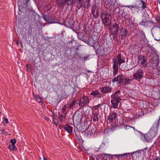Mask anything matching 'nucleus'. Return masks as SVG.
<instances>
[{
  "mask_svg": "<svg viewBox=\"0 0 160 160\" xmlns=\"http://www.w3.org/2000/svg\"><path fill=\"white\" fill-rule=\"evenodd\" d=\"M158 126V121H156L153 123L150 130L147 133L142 134L140 132H138L142 134V137L144 139L145 141L149 142H150L157 134ZM137 131L138 132V131Z\"/></svg>",
  "mask_w": 160,
  "mask_h": 160,
  "instance_id": "1",
  "label": "nucleus"
},
{
  "mask_svg": "<svg viewBox=\"0 0 160 160\" xmlns=\"http://www.w3.org/2000/svg\"><path fill=\"white\" fill-rule=\"evenodd\" d=\"M120 91L118 90L111 96V98H113V100H111V102L112 104V107L114 108H118V104L121 100V98L120 97Z\"/></svg>",
  "mask_w": 160,
  "mask_h": 160,
  "instance_id": "2",
  "label": "nucleus"
},
{
  "mask_svg": "<svg viewBox=\"0 0 160 160\" xmlns=\"http://www.w3.org/2000/svg\"><path fill=\"white\" fill-rule=\"evenodd\" d=\"M101 18L103 23L105 26H108L111 22V16L109 13L103 12L102 14Z\"/></svg>",
  "mask_w": 160,
  "mask_h": 160,
  "instance_id": "3",
  "label": "nucleus"
},
{
  "mask_svg": "<svg viewBox=\"0 0 160 160\" xmlns=\"http://www.w3.org/2000/svg\"><path fill=\"white\" fill-rule=\"evenodd\" d=\"M89 102V98L86 96H83L79 99L78 104L80 107L82 108L87 106Z\"/></svg>",
  "mask_w": 160,
  "mask_h": 160,
  "instance_id": "4",
  "label": "nucleus"
},
{
  "mask_svg": "<svg viewBox=\"0 0 160 160\" xmlns=\"http://www.w3.org/2000/svg\"><path fill=\"white\" fill-rule=\"evenodd\" d=\"M100 7L98 3H94L91 7V13L94 17L96 18L98 15Z\"/></svg>",
  "mask_w": 160,
  "mask_h": 160,
  "instance_id": "5",
  "label": "nucleus"
},
{
  "mask_svg": "<svg viewBox=\"0 0 160 160\" xmlns=\"http://www.w3.org/2000/svg\"><path fill=\"white\" fill-rule=\"evenodd\" d=\"M144 72L141 70H137L136 72L133 75V79L140 81V80L143 77Z\"/></svg>",
  "mask_w": 160,
  "mask_h": 160,
  "instance_id": "6",
  "label": "nucleus"
},
{
  "mask_svg": "<svg viewBox=\"0 0 160 160\" xmlns=\"http://www.w3.org/2000/svg\"><path fill=\"white\" fill-rule=\"evenodd\" d=\"M74 23V22L72 19L68 18L66 19L64 24L66 27L74 30L76 28Z\"/></svg>",
  "mask_w": 160,
  "mask_h": 160,
  "instance_id": "7",
  "label": "nucleus"
},
{
  "mask_svg": "<svg viewBox=\"0 0 160 160\" xmlns=\"http://www.w3.org/2000/svg\"><path fill=\"white\" fill-rule=\"evenodd\" d=\"M119 25L115 23L110 28V31L111 34L114 35H117L118 32Z\"/></svg>",
  "mask_w": 160,
  "mask_h": 160,
  "instance_id": "8",
  "label": "nucleus"
},
{
  "mask_svg": "<svg viewBox=\"0 0 160 160\" xmlns=\"http://www.w3.org/2000/svg\"><path fill=\"white\" fill-rule=\"evenodd\" d=\"M119 36H121L122 39H123L126 38V36L128 35V32L126 29H123V27L120 29Z\"/></svg>",
  "mask_w": 160,
  "mask_h": 160,
  "instance_id": "9",
  "label": "nucleus"
},
{
  "mask_svg": "<svg viewBox=\"0 0 160 160\" xmlns=\"http://www.w3.org/2000/svg\"><path fill=\"white\" fill-rule=\"evenodd\" d=\"M90 1V0H79L78 1V2H79L78 5H79L81 7L86 8L88 6Z\"/></svg>",
  "mask_w": 160,
  "mask_h": 160,
  "instance_id": "10",
  "label": "nucleus"
},
{
  "mask_svg": "<svg viewBox=\"0 0 160 160\" xmlns=\"http://www.w3.org/2000/svg\"><path fill=\"white\" fill-rule=\"evenodd\" d=\"M152 36L157 41L160 40V32L157 29H153Z\"/></svg>",
  "mask_w": 160,
  "mask_h": 160,
  "instance_id": "11",
  "label": "nucleus"
},
{
  "mask_svg": "<svg viewBox=\"0 0 160 160\" xmlns=\"http://www.w3.org/2000/svg\"><path fill=\"white\" fill-rule=\"evenodd\" d=\"M113 75H115L118 72V63L116 58L113 59Z\"/></svg>",
  "mask_w": 160,
  "mask_h": 160,
  "instance_id": "12",
  "label": "nucleus"
},
{
  "mask_svg": "<svg viewBox=\"0 0 160 160\" xmlns=\"http://www.w3.org/2000/svg\"><path fill=\"white\" fill-rule=\"evenodd\" d=\"M123 78L122 76L118 75L117 77H115L112 80V82L113 83L117 82V84H121L122 82Z\"/></svg>",
  "mask_w": 160,
  "mask_h": 160,
  "instance_id": "13",
  "label": "nucleus"
},
{
  "mask_svg": "<svg viewBox=\"0 0 160 160\" xmlns=\"http://www.w3.org/2000/svg\"><path fill=\"white\" fill-rule=\"evenodd\" d=\"M77 0H61V4H66L68 6L71 5L75 3Z\"/></svg>",
  "mask_w": 160,
  "mask_h": 160,
  "instance_id": "14",
  "label": "nucleus"
},
{
  "mask_svg": "<svg viewBox=\"0 0 160 160\" xmlns=\"http://www.w3.org/2000/svg\"><path fill=\"white\" fill-rule=\"evenodd\" d=\"M138 61L139 63L141 64L144 67L146 66L147 64L145 62L146 60L145 59L144 57L140 56L138 58Z\"/></svg>",
  "mask_w": 160,
  "mask_h": 160,
  "instance_id": "15",
  "label": "nucleus"
},
{
  "mask_svg": "<svg viewBox=\"0 0 160 160\" xmlns=\"http://www.w3.org/2000/svg\"><path fill=\"white\" fill-rule=\"evenodd\" d=\"M117 116V113L115 112H112L110 113L108 118L110 122H112L113 120L115 119Z\"/></svg>",
  "mask_w": 160,
  "mask_h": 160,
  "instance_id": "16",
  "label": "nucleus"
},
{
  "mask_svg": "<svg viewBox=\"0 0 160 160\" xmlns=\"http://www.w3.org/2000/svg\"><path fill=\"white\" fill-rule=\"evenodd\" d=\"M98 111H95L93 113L92 117L93 118V121L94 122H98Z\"/></svg>",
  "mask_w": 160,
  "mask_h": 160,
  "instance_id": "17",
  "label": "nucleus"
},
{
  "mask_svg": "<svg viewBox=\"0 0 160 160\" xmlns=\"http://www.w3.org/2000/svg\"><path fill=\"white\" fill-rule=\"evenodd\" d=\"M117 60L118 63L120 66L123 62H125V59L123 56H121V53L118 54L117 55Z\"/></svg>",
  "mask_w": 160,
  "mask_h": 160,
  "instance_id": "18",
  "label": "nucleus"
},
{
  "mask_svg": "<svg viewBox=\"0 0 160 160\" xmlns=\"http://www.w3.org/2000/svg\"><path fill=\"white\" fill-rule=\"evenodd\" d=\"M112 89L106 86L102 87L101 89V92L103 93H108L111 92Z\"/></svg>",
  "mask_w": 160,
  "mask_h": 160,
  "instance_id": "19",
  "label": "nucleus"
},
{
  "mask_svg": "<svg viewBox=\"0 0 160 160\" xmlns=\"http://www.w3.org/2000/svg\"><path fill=\"white\" fill-rule=\"evenodd\" d=\"M90 95H93L95 97L98 98H101L102 96V94L98 91H92Z\"/></svg>",
  "mask_w": 160,
  "mask_h": 160,
  "instance_id": "20",
  "label": "nucleus"
},
{
  "mask_svg": "<svg viewBox=\"0 0 160 160\" xmlns=\"http://www.w3.org/2000/svg\"><path fill=\"white\" fill-rule=\"evenodd\" d=\"M130 154V153H123L122 154H121L112 155H111V156H112V157L114 156L118 159H122L123 156H127V155H129Z\"/></svg>",
  "mask_w": 160,
  "mask_h": 160,
  "instance_id": "21",
  "label": "nucleus"
},
{
  "mask_svg": "<svg viewBox=\"0 0 160 160\" xmlns=\"http://www.w3.org/2000/svg\"><path fill=\"white\" fill-rule=\"evenodd\" d=\"M64 128V129L69 133L71 134L72 132L73 128L72 126L66 124Z\"/></svg>",
  "mask_w": 160,
  "mask_h": 160,
  "instance_id": "22",
  "label": "nucleus"
},
{
  "mask_svg": "<svg viewBox=\"0 0 160 160\" xmlns=\"http://www.w3.org/2000/svg\"><path fill=\"white\" fill-rule=\"evenodd\" d=\"M142 39L141 40L143 41L145 43H147L148 42V41L146 38L145 34H142Z\"/></svg>",
  "mask_w": 160,
  "mask_h": 160,
  "instance_id": "23",
  "label": "nucleus"
},
{
  "mask_svg": "<svg viewBox=\"0 0 160 160\" xmlns=\"http://www.w3.org/2000/svg\"><path fill=\"white\" fill-rule=\"evenodd\" d=\"M48 21H47V22H48L49 23H54L55 22L52 19V18L51 17H48Z\"/></svg>",
  "mask_w": 160,
  "mask_h": 160,
  "instance_id": "24",
  "label": "nucleus"
},
{
  "mask_svg": "<svg viewBox=\"0 0 160 160\" xmlns=\"http://www.w3.org/2000/svg\"><path fill=\"white\" fill-rule=\"evenodd\" d=\"M35 98L37 101L38 102H41L42 101V99L38 95H36Z\"/></svg>",
  "mask_w": 160,
  "mask_h": 160,
  "instance_id": "25",
  "label": "nucleus"
},
{
  "mask_svg": "<svg viewBox=\"0 0 160 160\" xmlns=\"http://www.w3.org/2000/svg\"><path fill=\"white\" fill-rule=\"evenodd\" d=\"M76 100L75 99H74L71 103H70L68 106V107L70 108H71L73 107V105L75 104V103L76 102Z\"/></svg>",
  "mask_w": 160,
  "mask_h": 160,
  "instance_id": "26",
  "label": "nucleus"
},
{
  "mask_svg": "<svg viewBox=\"0 0 160 160\" xmlns=\"http://www.w3.org/2000/svg\"><path fill=\"white\" fill-rule=\"evenodd\" d=\"M141 2L142 3V8L144 9L145 8H146L147 7L146 5V3L143 0H141Z\"/></svg>",
  "mask_w": 160,
  "mask_h": 160,
  "instance_id": "27",
  "label": "nucleus"
},
{
  "mask_svg": "<svg viewBox=\"0 0 160 160\" xmlns=\"http://www.w3.org/2000/svg\"><path fill=\"white\" fill-rule=\"evenodd\" d=\"M9 148L10 150H13L16 148V147L15 145L12 144L9 146Z\"/></svg>",
  "mask_w": 160,
  "mask_h": 160,
  "instance_id": "28",
  "label": "nucleus"
},
{
  "mask_svg": "<svg viewBox=\"0 0 160 160\" xmlns=\"http://www.w3.org/2000/svg\"><path fill=\"white\" fill-rule=\"evenodd\" d=\"M133 79L132 78L131 79H125V84H127L129 83L130 82L132 81L133 80Z\"/></svg>",
  "mask_w": 160,
  "mask_h": 160,
  "instance_id": "29",
  "label": "nucleus"
},
{
  "mask_svg": "<svg viewBox=\"0 0 160 160\" xmlns=\"http://www.w3.org/2000/svg\"><path fill=\"white\" fill-rule=\"evenodd\" d=\"M58 117L59 119L61 121H62L63 120V116L62 114H60V113H58Z\"/></svg>",
  "mask_w": 160,
  "mask_h": 160,
  "instance_id": "30",
  "label": "nucleus"
},
{
  "mask_svg": "<svg viewBox=\"0 0 160 160\" xmlns=\"http://www.w3.org/2000/svg\"><path fill=\"white\" fill-rule=\"evenodd\" d=\"M101 106V104H98L97 105H95L93 107V108L94 110H97Z\"/></svg>",
  "mask_w": 160,
  "mask_h": 160,
  "instance_id": "31",
  "label": "nucleus"
},
{
  "mask_svg": "<svg viewBox=\"0 0 160 160\" xmlns=\"http://www.w3.org/2000/svg\"><path fill=\"white\" fill-rule=\"evenodd\" d=\"M126 7H128L129 8L132 9V8H138V6L134 5V6H132V5H129L128 6H126Z\"/></svg>",
  "mask_w": 160,
  "mask_h": 160,
  "instance_id": "32",
  "label": "nucleus"
},
{
  "mask_svg": "<svg viewBox=\"0 0 160 160\" xmlns=\"http://www.w3.org/2000/svg\"><path fill=\"white\" fill-rule=\"evenodd\" d=\"M53 122L56 125H57L58 123V120L57 119L53 118Z\"/></svg>",
  "mask_w": 160,
  "mask_h": 160,
  "instance_id": "33",
  "label": "nucleus"
},
{
  "mask_svg": "<svg viewBox=\"0 0 160 160\" xmlns=\"http://www.w3.org/2000/svg\"><path fill=\"white\" fill-rule=\"evenodd\" d=\"M129 128H132L134 129V130H135V128L134 127L130 126L129 125H127L125 127V129H129Z\"/></svg>",
  "mask_w": 160,
  "mask_h": 160,
  "instance_id": "34",
  "label": "nucleus"
},
{
  "mask_svg": "<svg viewBox=\"0 0 160 160\" xmlns=\"http://www.w3.org/2000/svg\"><path fill=\"white\" fill-rule=\"evenodd\" d=\"M10 142L12 143V144L15 145L16 143V140L15 139H12L11 140Z\"/></svg>",
  "mask_w": 160,
  "mask_h": 160,
  "instance_id": "35",
  "label": "nucleus"
},
{
  "mask_svg": "<svg viewBox=\"0 0 160 160\" xmlns=\"http://www.w3.org/2000/svg\"><path fill=\"white\" fill-rule=\"evenodd\" d=\"M66 107H67V106H66V105H65L62 108V112H64L65 110H66Z\"/></svg>",
  "mask_w": 160,
  "mask_h": 160,
  "instance_id": "36",
  "label": "nucleus"
},
{
  "mask_svg": "<svg viewBox=\"0 0 160 160\" xmlns=\"http://www.w3.org/2000/svg\"><path fill=\"white\" fill-rule=\"evenodd\" d=\"M4 120L6 122V123H8L9 121L8 120V119L6 118H4Z\"/></svg>",
  "mask_w": 160,
  "mask_h": 160,
  "instance_id": "37",
  "label": "nucleus"
},
{
  "mask_svg": "<svg viewBox=\"0 0 160 160\" xmlns=\"http://www.w3.org/2000/svg\"><path fill=\"white\" fill-rule=\"evenodd\" d=\"M155 28L158 29V31L159 32H160V27L158 26H157L156 27L153 28L152 30H153V29Z\"/></svg>",
  "mask_w": 160,
  "mask_h": 160,
  "instance_id": "38",
  "label": "nucleus"
},
{
  "mask_svg": "<svg viewBox=\"0 0 160 160\" xmlns=\"http://www.w3.org/2000/svg\"><path fill=\"white\" fill-rule=\"evenodd\" d=\"M48 17H47L46 16H43V18L47 22V21H48Z\"/></svg>",
  "mask_w": 160,
  "mask_h": 160,
  "instance_id": "39",
  "label": "nucleus"
},
{
  "mask_svg": "<svg viewBox=\"0 0 160 160\" xmlns=\"http://www.w3.org/2000/svg\"><path fill=\"white\" fill-rule=\"evenodd\" d=\"M0 131L2 134H4L5 132V130L3 128H2L0 129Z\"/></svg>",
  "mask_w": 160,
  "mask_h": 160,
  "instance_id": "40",
  "label": "nucleus"
},
{
  "mask_svg": "<svg viewBox=\"0 0 160 160\" xmlns=\"http://www.w3.org/2000/svg\"><path fill=\"white\" fill-rule=\"evenodd\" d=\"M32 33V30L31 28H30L29 29L28 32V34H30L31 35V34Z\"/></svg>",
  "mask_w": 160,
  "mask_h": 160,
  "instance_id": "41",
  "label": "nucleus"
},
{
  "mask_svg": "<svg viewBox=\"0 0 160 160\" xmlns=\"http://www.w3.org/2000/svg\"><path fill=\"white\" fill-rule=\"evenodd\" d=\"M40 160H47L46 158L45 157H43V159L42 158H40Z\"/></svg>",
  "mask_w": 160,
  "mask_h": 160,
  "instance_id": "42",
  "label": "nucleus"
},
{
  "mask_svg": "<svg viewBox=\"0 0 160 160\" xmlns=\"http://www.w3.org/2000/svg\"><path fill=\"white\" fill-rule=\"evenodd\" d=\"M157 21L160 23V18L158 17V18L157 19Z\"/></svg>",
  "mask_w": 160,
  "mask_h": 160,
  "instance_id": "43",
  "label": "nucleus"
},
{
  "mask_svg": "<svg viewBox=\"0 0 160 160\" xmlns=\"http://www.w3.org/2000/svg\"><path fill=\"white\" fill-rule=\"evenodd\" d=\"M16 43L17 45H18L19 44V42L17 40L16 41Z\"/></svg>",
  "mask_w": 160,
  "mask_h": 160,
  "instance_id": "44",
  "label": "nucleus"
},
{
  "mask_svg": "<svg viewBox=\"0 0 160 160\" xmlns=\"http://www.w3.org/2000/svg\"><path fill=\"white\" fill-rule=\"evenodd\" d=\"M44 119L47 121H48L49 120V118L46 117H45Z\"/></svg>",
  "mask_w": 160,
  "mask_h": 160,
  "instance_id": "45",
  "label": "nucleus"
},
{
  "mask_svg": "<svg viewBox=\"0 0 160 160\" xmlns=\"http://www.w3.org/2000/svg\"><path fill=\"white\" fill-rule=\"evenodd\" d=\"M105 145V144L104 143V142H102V143H101V145H100V147H101L102 146H104Z\"/></svg>",
  "mask_w": 160,
  "mask_h": 160,
  "instance_id": "46",
  "label": "nucleus"
},
{
  "mask_svg": "<svg viewBox=\"0 0 160 160\" xmlns=\"http://www.w3.org/2000/svg\"><path fill=\"white\" fill-rule=\"evenodd\" d=\"M4 134H5V135H7L8 134V132H5Z\"/></svg>",
  "mask_w": 160,
  "mask_h": 160,
  "instance_id": "47",
  "label": "nucleus"
},
{
  "mask_svg": "<svg viewBox=\"0 0 160 160\" xmlns=\"http://www.w3.org/2000/svg\"><path fill=\"white\" fill-rule=\"evenodd\" d=\"M159 118H159V120H157V121H158V122H159V120H160V117H159Z\"/></svg>",
  "mask_w": 160,
  "mask_h": 160,
  "instance_id": "48",
  "label": "nucleus"
},
{
  "mask_svg": "<svg viewBox=\"0 0 160 160\" xmlns=\"http://www.w3.org/2000/svg\"><path fill=\"white\" fill-rule=\"evenodd\" d=\"M110 155V154H106L105 155Z\"/></svg>",
  "mask_w": 160,
  "mask_h": 160,
  "instance_id": "49",
  "label": "nucleus"
},
{
  "mask_svg": "<svg viewBox=\"0 0 160 160\" xmlns=\"http://www.w3.org/2000/svg\"><path fill=\"white\" fill-rule=\"evenodd\" d=\"M107 131H108V129H106L105 130V132H106Z\"/></svg>",
  "mask_w": 160,
  "mask_h": 160,
  "instance_id": "50",
  "label": "nucleus"
},
{
  "mask_svg": "<svg viewBox=\"0 0 160 160\" xmlns=\"http://www.w3.org/2000/svg\"><path fill=\"white\" fill-rule=\"evenodd\" d=\"M76 49L77 51H78V48H76Z\"/></svg>",
  "mask_w": 160,
  "mask_h": 160,
  "instance_id": "51",
  "label": "nucleus"
},
{
  "mask_svg": "<svg viewBox=\"0 0 160 160\" xmlns=\"http://www.w3.org/2000/svg\"><path fill=\"white\" fill-rule=\"evenodd\" d=\"M28 65H27V67H28Z\"/></svg>",
  "mask_w": 160,
  "mask_h": 160,
  "instance_id": "52",
  "label": "nucleus"
},
{
  "mask_svg": "<svg viewBox=\"0 0 160 160\" xmlns=\"http://www.w3.org/2000/svg\"><path fill=\"white\" fill-rule=\"evenodd\" d=\"M28 65H27V67H28Z\"/></svg>",
  "mask_w": 160,
  "mask_h": 160,
  "instance_id": "53",
  "label": "nucleus"
}]
</instances>
